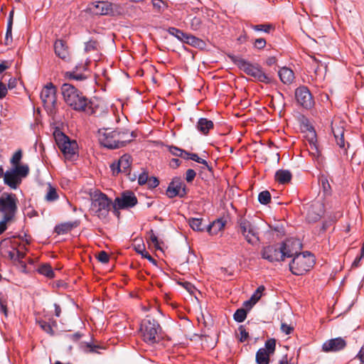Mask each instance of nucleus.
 <instances>
[{
	"label": "nucleus",
	"mask_w": 364,
	"mask_h": 364,
	"mask_svg": "<svg viewBox=\"0 0 364 364\" xmlns=\"http://www.w3.org/2000/svg\"><path fill=\"white\" fill-rule=\"evenodd\" d=\"M136 137L134 132H129L128 130L117 129L112 130L110 128L100 129L98 131V139L100 143L109 149H115L125 146Z\"/></svg>",
	"instance_id": "1"
},
{
	"label": "nucleus",
	"mask_w": 364,
	"mask_h": 364,
	"mask_svg": "<svg viewBox=\"0 0 364 364\" xmlns=\"http://www.w3.org/2000/svg\"><path fill=\"white\" fill-rule=\"evenodd\" d=\"M61 92L65 103L77 112L93 113L90 100L73 85L63 84Z\"/></svg>",
	"instance_id": "2"
},
{
	"label": "nucleus",
	"mask_w": 364,
	"mask_h": 364,
	"mask_svg": "<svg viewBox=\"0 0 364 364\" xmlns=\"http://www.w3.org/2000/svg\"><path fill=\"white\" fill-rule=\"evenodd\" d=\"M91 206L90 211L100 220L105 219L109 215L112 200L100 191H95L90 195Z\"/></svg>",
	"instance_id": "3"
},
{
	"label": "nucleus",
	"mask_w": 364,
	"mask_h": 364,
	"mask_svg": "<svg viewBox=\"0 0 364 364\" xmlns=\"http://www.w3.org/2000/svg\"><path fill=\"white\" fill-rule=\"evenodd\" d=\"M231 60L247 75L253 77L257 80L269 84L272 80L265 74L262 68L257 64H252L246 60L235 55H230Z\"/></svg>",
	"instance_id": "4"
},
{
	"label": "nucleus",
	"mask_w": 364,
	"mask_h": 364,
	"mask_svg": "<svg viewBox=\"0 0 364 364\" xmlns=\"http://www.w3.org/2000/svg\"><path fill=\"white\" fill-rule=\"evenodd\" d=\"M140 331L143 340L149 344L157 343L162 337V329L158 321L149 316L142 321Z\"/></svg>",
	"instance_id": "5"
},
{
	"label": "nucleus",
	"mask_w": 364,
	"mask_h": 364,
	"mask_svg": "<svg viewBox=\"0 0 364 364\" xmlns=\"http://www.w3.org/2000/svg\"><path fill=\"white\" fill-rule=\"evenodd\" d=\"M314 264V256L309 252L296 255L289 264V269L294 275L300 276L311 269Z\"/></svg>",
	"instance_id": "6"
},
{
	"label": "nucleus",
	"mask_w": 364,
	"mask_h": 364,
	"mask_svg": "<svg viewBox=\"0 0 364 364\" xmlns=\"http://www.w3.org/2000/svg\"><path fill=\"white\" fill-rule=\"evenodd\" d=\"M53 135L58 147L67 159L73 160L77 156L78 146L75 140H70L60 131H55Z\"/></svg>",
	"instance_id": "7"
},
{
	"label": "nucleus",
	"mask_w": 364,
	"mask_h": 364,
	"mask_svg": "<svg viewBox=\"0 0 364 364\" xmlns=\"http://www.w3.org/2000/svg\"><path fill=\"white\" fill-rule=\"evenodd\" d=\"M29 166L11 167L4 176V183L12 190H16L21 184L23 178L29 173Z\"/></svg>",
	"instance_id": "8"
},
{
	"label": "nucleus",
	"mask_w": 364,
	"mask_h": 364,
	"mask_svg": "<svg viewBox=\"0 0 364 364\" xmlns=\"http://www.w3.org/2000/svg\"><path fill=\"white\" fill-rule=\"evenodd\" d=\"M18 200L15 193L4 192L0 195V214L1 217L16 218Z\"/></svg>",
	"instance_id": "9"
},
{
	"label": "nucleus",
	"mask_w": 364,
	"mask_h": 364,
	"mask_svg": "<svg viewBox=\"0 0 364 364\" xmlns=\"http://www.w3.org/2000/svg\"><path fill=\"white\" fill-rule=\"evenodd\" d=\"M237 223L239 232L244 236L249 244L254 245L259 241L258 229L245 217L240 216Z\"/></svg>",
	"instance_id": "10"
},
{
	"label": "nucleus",
	"mask_w": 364,
	"mask_h": 364,
	"mask_svg": "<svg viewBox=\"0 0 364 364\" xmlns=\"http://www.w3.org/2000/svg\"><path fill=\"white\" fill-rule=\"evenodd\" d=\"M56 91L55 86L52 82H49L43 87L41 92V99L43 105L50 112H53L56 107Z\"/></svg>",
	"instance_id": "11"
},
{
	"label": "nucleus",
	"mask_w": 364,
	"mask_h": 364,
	"mask_svg": "<svg viewBox=\"0 0 364 364\" xmlns=\"http://www.w3.org/2000/svg\"><path fill=\"white\" fill-rule=\"evenodd\" d=\"M304 208L306 211V220L309 223L318 221L324 213V205L319 200L306 204Z\"/></svg>",
	"instance_id": "12"
},
{
	"label": "nucleus",
	"mask_w": 364,
	"mask_h": 364,
	"mask_svg": "<svg viewBox=\"0 0 364 364\" xmlns=\"http://www.w3.org/2000/svg\"><path fill=\"white\" fill-rule=\"evenodd\" d=\"M187 193L188 188L186 185L181 178L176 177L169 183L166 193L169 198H173L176 196L182 198L187 195Z\"/></svg>",
	"instance_id": "13"
},
{
	"label": "nucleus",
	"mask_w": 364,
	"mask_h": 364,
	"mask_svg": "<svg viewBox=\"0 0 364 364\" xmlns=\"http://www.w3.org/2000/svg\"><path fill=\"white\" fill-rule=\"evenodd\" d=\"M295 98L297 103L305 109H311L314 105L313 96L309 88L304 85L295 90Z\"/></svg>",
	"instance_id": "14"
},
{
	"label": "nucleus",
	"mask_w": 364,
	"mask_h": 364,
	"mask_svg": "<svg viewBox=\"0 0 364 364\" xmlns=\"http://www.w3.org/2000/svg\"><path fill=\"white\" fill-rule=\"evenodd\" d=\"M132 163V158L129 154H125L122 155L117 161L110 165L112 175L117 176L119 173H124L127 175H129Z\"/></svg>",
	"instance_id": "15"
},
{
	"label": "nucleus",
	"mask_w": 364,
	"mask_h": 364,
	"mask_svg": "<svg viewBox=\"0 0 364 364\" xmlns=\"http://www.w3.org/2000/svg\"><path fill=\"white\" fill-rule=\"evenodd\" d=\"M284 254L281 244L264 247L261 252L262 257L271 262L284 261Z\"/></svg>",
	"instance_id": "16"
},
{
	"label": "nucleus",
	"mask_w": 364,
	"mask_h": 364,
	"mask_svg": "<svg viewBox=\"0 0 364 364\" xmlns=\"http://www.w3.org/2000/svg\"><path fill=\"white\" fill-rule=\"evenodd\" d=\"M137 202L134 193L132 191H126L121 194L120 197L115 198L114 207L117 209H127L135 206Z\"/></svg>",
	"instance_id": "17"
},
{
	"label": "nucleus",
	"mask_w": 364,
	"mask_h": 364,
	"mask_svg": "<svg viewBox=\"0 0 364 364\" xmlns=\"http://www.w3.org/2000/svg\"><path fill=\"white\" fill-rule=\"evenodd\" d=\"M281 245L282 253H285L284 254V260L286 257H293L294 258L296 255L301 254L299 250L301 248V244L299 240H287L282 242Z\"/></svg>",
	"instance_id": "18"
},
{
	"label": "nucleus",
	"mask_w": 364,
	"mask_h": 364,
	"mask_svg": "<svg viewBox=\"0 0 364 364\" xmlns=\"http://www.w3.org/2000/svg\"><path fill=\"white\" fill-rule=\"evenodd\" d=\"M87 10L95 15H109L112 13V4L108 1H95L88 5Z\"/></svg>",
	"instance_id": "19"
},
{
	"label": "nucleus",
	"mask_w": 364,
	"mask_h": 364,
	"mask_svg": "<svg viewBox=\"0 0 364 364\" xmlns=\"http://www.w3.org/2000/svg\"><path fill=\"white\" fill-rule=\"evenodd\" d=\"M347 346L346 340L341 337L329 339L322 345V350L326 353L338 352L343 350Z\"/></svg>",
	"instance_id": "20"
},
{
	"label": "nucleus",
	"mask_w": 364,
	"mask_h": 364,
	"mask_svg": "<svg viewBox=\"0 0 364 364\" xmlns=\"http://www.w3.org/2000/svg\"><path fill=\"white\" fill-rule=\"evenodd\" d=\"M306 140L309 143L308 150L309 154L317 160L321 156V151L317 144L316 132L312 129L309 130L306 136Z\"/></svg>",
	"instance_id": "21"
},
{
	"label": "nucleus",
	"mask_w": 364,
	"mask_h": 364,
	"mask_svg": "<svg viewBox=\"0 0 364 364\" xmlns=\"http://www.w3.org/2000/svg\"><path fill=\"white\" fill-rule=\"evenodd\" d=\"M54 51L55 55L65 61L70 58L69 48L67 43L63 39H57L54 43Z\"/></svg>",
	"instance_id": "22"
},
{
	"label": "nucleus",
	"mask_w": 364,
	"mask_h": 364,
	"mask_svg": "<svg viewBox=\"0 0 364 364\" xmlns=\"http://www.w3.org/2000/svg\"><path fill=\"white\" fill-rule=\"evenodd\" d=\"M213 128V122L207 118H200L196 124L198 131L204 135H207Z\"/></svg>",
	"instance_id": "23"
},
{
	"label": "nucleus",
	"mask_w": 364,
	"mask_h": 364,
	"mask_svg": "<svg viewBox=\"0 0 364 364\" xmlns=\"http://www.w3.org/2000/svg\"><path fill=\"white\" fill-rule=\"evenodd\" d=\"M79 225L78 221L68 222L59 224L55 227L54 232L58 235H64Z\"/></svg>",
	"instance_id": "24"
},
{
	"label": "nucleus",
	"mask_w": 364,
	"mask_h": 364,
	"mask_svg": "<svg viewBox=\"0 0 364 364\" xmlns=\"http://www.w3.org/2000/svg\"><path fill=\"white\" fill-rule=\"evenodd\" d=\"M281 81L284 84H291L294 80V73L292 70L284 67L278 72Z\"/></svg>",
	"instance_id": "25"
},
{
	"label": "nucleus",
	"mask_w": 364,
	"mask_h": 364,
	"mask_svg": "<svg viewBox=\"0 0 364 364\" xmlns=\"http://www.w3.org/2000/svg\"><path fill=\"white\" fill-rule=\"evenodd\" d=\"M225 221L223 218L217 219L208 226L207 230L209 234L214 235L218 234L224 229Z\"/></svg>",
	"instance_id": "26"
},
{
	"label": "nucleus",
	"mask_w": 364,
	"mask_h": 364,
	"mask_svg": "<svg viewBox=\"0 0 364 364\" xmlns=\"http://www.w3.org/2000/svg\"><path fill=\"white\" fill-rule=\"evenodd\" d=\"M291 173L288 170L280 169L275 173V181L280 184H286L291 180Z\"/></svg>",
	"instance_id": "27"
},
{
	"label": "nucleus",
	"mask_w": 364,
	"mask_h": 364,
	"mask_svg": "<svg viewBox=\"0 0 364 364\" xmlns=\"http://www.w3.org/2000/svg\"><path fill=\"white\" fill-rule=\"evenodd\" d=\"M332 132L333 133L334 137L336 139L337 144L341 148L345 147V140H344V131L343 127H337L335 128L332 127Z\"/></svg>",
	"instance_id": "28"
},
{
	"label": "nucleus",
	"mask_w": 364,
	"mask_h": 364,
	"mask_svg": "<svg viewBox=\"0 0 364 364\" xmlns=\"http://www.w3.org/2000/svg\"><path fill=\"white\" fill-rule=\"evenodd\" d=\"M183 42L196 48L202 47L205 44L201 39L188 33L186 34Z\"/></svg>",
	"instance_id": "29"
},
{
	"label": "nucleus",
	"mask_w": 364,
	"mask_h": 364,
	"mask_svg": "<svg viewBox=\"0 0 364 364\" xmlns=\"http://www.w3.org/2000/svg\"><path fill=\"white\" fill-rule=\"evenodd\" d=\"M270 354L266 349L261 348L256 353V362L257 364H269Z\"/></svg>",
	"instance_id": "30"
},
{
	"label": "nucleus",
	"mask_w": 364,
	"mask_h": 364,
	"mask_svg": "<svg viewBox=\"0 0 364 364\" xmlns=\"http://www.w3.org/2000/svg\"><path fill=\"white\" fill-rule=\"evenodd\" d=\"M23 157V151L21 149L17 150L10 159L11 167L28 166L27 164H21Z\"/></svg>",
	"instance_id": "31"
},
{
	"label": "nucleus",
	"mask_w": 364,
	"mask_h": 364,
	"mask_svg": "<svg viewBox=\"0 0 364 364\" xmlns=\"http://www.w3.org/2000/svg\"><path fill=\"white\" fill-rule=\"evenodd\" d=\"M100 49V43L95 39H90L85 43V51L86 53L98 51Z\"/></svg>",
	"instance_id": "32"
},
{
	"label": "nucleus",
	"mask_w": 364,
	"mask_h": 364,
	"mask_svg": "<svg viewBox=\"0 0 364 364\" xmlns=\"http://www.w3.org/2000/svg\"><path fill=\"white\" fill-rule=\"evenodd\" d=\"M38 272L46 277H47L49 279H52L55 277V273L51 267V266L48 264H45L41 265L38 269Z\"/></svg>",
	"instance_id": "33"
},
{
	"label": "nucleus",
	"mask_w": 364,
	"mask_h": 364,
	"mask_svg": "<svg viewBox=\"0 0 364 364\" xmlns=\"http://www.w3.org/2000/svg\"><path fill=\"white\" fill-rule=\"evenodd\" d=\"M203 220L201 218H191L189 220V225L196 231H203L204 227L202 224Z\"/></svg>",
	"instance_id": "34"
},
{
	"label": "nucleus",
	"mask_w": 364,
	"mask_h": 364,
	"mask_svg": "<svg viewBox=\"0 0 364 364\" xmlns=\"http://www.w3.org/2000/svg\"><path fill=\"white\" fill-rule=\"evenodd\" d=\"M48 191L45 196V199L48 202H53L58 198V195L56 189L50 184L48 185Z\"/></svg>",
	"instance_id": "35"
},
{
	"label": "nucleus",
	"mask_w": 364,
	"mask_h": 364,
	"mask_svg": "<svg viewBox=\"0 0 364 364\" xmlns=\"http://www.w3.org/2000/svg\"><path fill=\"white\" fill-rule=\"evenodd\" d=\"M16 218L1 217L0 220V235L3 234L8 228V224L14 222Z\"/></svg>",
	"instance_id": "36"
},
{
	"label": "nucleus",
	"mask_w": 364,
	"mask_h": 364,
	"mask_svg": "<svg viewBox=\"0 0 364 364\" xmlns=\"http://www.w3.org/2000/svg\"><path fill=\"white\" fill-rule=\"evenodd\" d=\"M65 76L70 80H84L87 77L82 73H77L76 70L66 72Z\"/></svg>",
	"instance_id": "37"
},
{
	"label": "nucleus",
	"mask_w": 364,
	"mask_h": 364,
	"mask_svg": "<svg viewBox=\"0 0 364 364\" xmlns=\"http://www.w3.org/2000/svg\"><path fill=\"white\" fill-rule=\"evenodd\" d=\"M258 200L261 204L267 205L271 201V194L268 191H263L259 193Z\"/></svg>",
	"instance_id": "38"
},
{
	"label": "nucleus",
	"mask_w": 364,
	"mask_h": 364,
	"mask_svg": "<svg viewBox=\"0 0 364 364\" xmlns=\"http://www.w3.org/2000/svg\"><path fill=\"white\" fill-rule=\"evenodd\" d=\"M247 317V311L245 309L240 308L236 310L233 315L234 319L239 322H243Z\"/></svg>",
	"instance_id": "39"
},
{
	"label": "nucleus",
	"mask_w": 364,
	"mask_h": 364,
	"mask_svg": "<svg viewBox=\"0 0 364 364\" xmlns=\"http://www.w3.org/2000/svg\"><path fill=\"white\" fill-rule=\"evenodd\" d=\"M250 27L255 30V31H264L267 33H269L272 29H273V26L272 24H258V25H250Z\"/></svg>",
	"instance_id": "40"
},
{
	"label": "nucleus",
	"mask_w": 364,
	"mask_h": 364,
	"mask_svg": "<svg viewBox=\"0 0 364 364\" xmlns=\"http://www.w3.org/2000/svg\"><path fill=\"white\" fill-rule=\"evenodd\" d=\"M267 352L270 355L273 354L276 348V340L274 338H269L266 341L264 344Z\"/></svg>",
	"instance_id": "41"
},
{
	"label": "nucleus",
	"mask_w": 364,
	"mask_h": 364,
	"mask_svg": "<svg viewBox=\"0 0 364 364\" xmlns=\"http://www.w3.org/2000/svg\"><path fill=\"white\" fill-rule=\"evenodd\" d=\"M168 31L171 35L175 36L176 38H177L178 40L181 41L182 42H183L184 37L186 34V33L183 32L182 31H181L176 28H174V27H170L168 29Z\"/></svg>",
	"instance_id": "42"
},
{
	"label": "nucleus",
	"mask_w": 364,
	"mask_h": 364,
	"mask_svg": "<svg viewBox=\"0 0 364 364\" xmlns=\"http://www.w3.org/2000/svg\"><path fill=\"white\" fill-rule=\"evenodd\" d=\"M189 158H190V159H191L196 162H198L199 164L204 165L208 168V170H209L210 171H212V167L208 164V163L205 159L200 158L198 156V154L191 153V155L189 156Z\"/></svg>",
	"instance_id": "43"
},
{
	"label": "nucleus",
	"mask_w": 364,
	"mask_h": 364,
	"mask_svg": "<svg viewBox=\"0 0 364 364\" xmlns=\"http://www.w3.org/2000/svg\"><path fill=\"white\" fill-rule=\"evenodd\" d=\"M38 324L40 327L47 333L53 336L54 335V331L53 330L52 326L49 323H48L46 321H39Z\"/></svg>",
	"instance_id": "44"
},
{
	"label": "nucleus",
	"mask_w": 364,
	"mask_h": 364,
	"mask_svg": "<svg viewBox=\"0 0 364 364\" xmlns=\"http://www.w3.org/2000/svg\"><path fill=\"white\" fill-rule=\"evenodd\" d=\"M149 240L154 244V247L157 250H161L160 243L157 236L154 234L153 230H151L149 232Z\"/></svg>",
	"instance_id": "45"
},
{
	"label": "nucleus",
	"mask_w": 364,
	"mask_h": 364,
	"mask_svg": "<svg viewBox=\"0 0 364 364\" xmlns=\"http://www.w3.org/2000/svg\"><path fill=\"white\" fill-rule=\"evenodd\" d=\"M202 25V21L199 17H193L191 20L190 26L191 28L193 31H198Z\"/></svg>",
	"instance_id": "46"
},
{
	"label": "nucleus",
	"mask_w": 364,
	"mask_h": 364,
	"mask_svg": "<svg viewBox=\"0 0 364 364\" xmlns=\"http://www.w3.org/2000/svg\"><path fill=\"white\" fill-rule=\"evenodd\" d=\"M0 312L5 316H8L7 299L4 296H0Z\"/></svg>",
	"instance_id": "47"
},
{
	"label": "nucleus",
	"mask_w": 364,
	"mask_h": 364,
	"mask_svg": "<svg viewBox=\"0 0 364 364\" xmlns=\"http://www.w3.org/2000/svg\"><path fill=\"white\" fill-rule=\"evenodd\" d=\"M12 43V26L10 23H7L6 36H5V45H9Z\"/></svg>",
	"instance_id": "48"
},
{
	"label": "nucleus",
	"mask_w": 364,
	"mask_h": 364,
	"mask_svg": "<svg viewBox=\"0 0 364 364\" xmlns=\"http://www.w3.org/2000/svg\"><path fill=\"white\" fill-rule=\"evenodd\" d=\"M267 42L266 40L263 38H259L255 40L253 43L254 48L262 50L266 46Z\"/></svg>",
	"instance_id": "49"
},
{
	"label": "nucleus",
	"mask_w": 364,
	"mask_h": 364,
	"mask_svg": "<svg viewBox=\"0 0 364 364\" xmlns=\"http://www.w3.org/2000/svg\"><path fill=\"white\" fill-rule=\"evenodd\" d=\"M238 330L240 333V337L239 338L240 342L243 343L247 340L249 338V333L246 331L245 327L243 326H240L238 328Z\"/></svg>",
	"instance_id": "50"
},
{
	"label": "nucleus",
	"mask_w": 364,
	"mask_h": 364,
	"mask_svg": "<svg viewBox=\"0 0 364 364\" xmlns=\"http://www.w3.org/2000/svg\"><path fill=\"white\" fill-rule=\"evenodd\" d=\"M97 258L102 264H107L109 261V256L105 251L100 252Z\"/></svg>",
	"instance_id": "51"
},
{
	"label": "nucleus",
	"mask_w": 364,
	"mask_h": 364,
	"mask_svg": "<svg viewBox=\"0 0 364 364\" xmlns=\"http://www.w3.org/2000/svg\"><path fill=\"white\" fill-rule=\"evenodd\" d=\"M146 185L149 188L153 189L159 185V181L156 177L151 176L149 178V181Z\"/></svg>",
	"instance_id": "52"
},
{
	"label": "nucleus",
	"mask_w": 364,
	"mask_h": 364,
	"mask_svg": "<svg viewBox=\"0 0 364 364\" xmlns=\"http://www.w3.org/2000/svg\"><path fill=\"white\" fill-rule=\"evenodd\" d=\"M149 175L146 171L142 172L138 177V183L140 186L145 185L149 181Z\"/></svg>",
	"instance_id": "53"
},
{
	"label": "nucleus",
	"mask_w": 364,
	"mask_h": 364,
	"mask_svg": "<svg viewBox=\"0 0 364 364\" xmlns=\"http://www.w3.org/2000/svg\"><path fill=\"white\" fill-rule=\"evenodd\" d=\"M196 176V173L193 169L189 168L186 172V180L188 183H192Z\"/></svg>",
	"instance_id": "54"
},
{
	"label": "nucleus",
	"mask_w": 364,
	"mask_h": 364,
	"mask_svg": "<svg viewBox=\"0 0 364 364\" xmlns=\"http://www.w3.org/2000/svg\"><path fill=\"white\" fill-rule=\"evenodd\" d=\"M321 186H322V188L323 190V191L326 193H329L331 192V186L328 183V181L326 178H324V177H322L321 178Z\"/></svg>",
	"instance_id": "55"
},
{
	"label": "nucleus",
	"mask_w": 364,
	"mask_h": 364,
	"mask_svg": "<svg viewBox=\"0 0 364 364\" xmlns=\"http://www.w3.org/2000/svg\"><path fill=\"white\" fill-rule=\"evenodd\" d=\"M168 150L171 153V154H173V156H180L182 155L183 149H180L177 146H169Z\"/></svg>",
	"instance_id": "56"
},
{
	"label": "nucleus",
	"mask_w": 364,
	"mask_h": 364,
	"mask_svg": "<svg viewBox=\"0 0 364 364\" xmlns=\"http://www.w3.org/2000/svg\"><path fill=\"white\" fill-rule=\"evenodd\" d=\"M153 6L158 10V11H161L166 6L165 3L162 0H153L152 1Z\"/></svg>",
	"instance_id": "57"
},
{
	"label": "nucleus",
	"mask_w": 364,
	"mask_h": 364,
	"mask_svg": "<svg viewBox=\"0 0 364 364\" xmlns=\"http://www.w3.org/2000/svg\"><path fill=\"white\" fill-rule=\"evenodd\" d=\"M264 286H259L257 287L255 293L252 296V299H255V301L259 300L261 297V293L264 290Z\"/></svg>",
	"instance_id": "58"
},
{
	"label": "nucleus",
	"mask_w": 364,
	"mask_h": 364,
	"mask_svg": "<svg viewBox=\"0 0 364 364\" xmlns=\"http://www.w3.org/2000/svg\"><path fill=\"white\" fill-rule=\"evenodd\" d=\"M281 330L282 332L285 333L287 335H289V334L291 333L294 328H293V327L290 326L289 325H288L285 323H282L281 325Z\"/></svg>",
	"instance_id": "59"
},
{
	"label": "nucleus",
	"mask_w": 364,
	"mask_h": 364,
	"mask_svg": "<svg viewBox=\"0 0 364 364\" xmlns=\"http://www.w3.org/2000/svg\"><path fill=\"white\" fill-rule=\"evenodd\" d=\"M8 90L4 83L0 82V99H3L7 95Z\"/></svg>",
	"instance_id": "60"
},
{
	"label": "nucleus",
	"mask_w": 364,
	"mask_h": 364,
	"mask_svg": "<svg viewBox=\"0 0 364 364\" xmlns=\"http://www.w3.org/2000/svg\"><path fill=\"white\" fill-rule=\"evenodd\" d=\"M87 347L89 348V352L90 353H99L97 351V349L103 348L100 346L93 345V344H91V343H87Z\"/></svg>",
	"instance_id": "61"
},
{
	"label": "nucleus",
	"mask_w": 364,
	"mask_h": 364,
	"mask_svg": "<svg viewBox=\"0 0 364 364\" xmlns=\"http://www.w3.org/2000/svg\"><path fill=\"white\" fill-rule=\"evenodd\" d=\"M183 286L190 294H193L196 289L195 287L190 282H186L183 284Z\"/></svg>",
	"instance_id": "62"
},
{
	"label": "nucleus",
	"mask_w": 364,
	"mask_h": 364,
	"mask_svg": "<svg viewBox=\"0 0 364 364\" xmlns=\"http://www.w3.org/2000/svg\"><path fill=\"white\" fill-rule=\"evenodd\" d=\"M141 255L142 257L147 259L151 263L156 264V259H154L147 251L144 250L143 253L141 254Z\"/></svg>",
	"instance_id": "63"
},
{
	"label": "nucleus",
	"mask_w": 364,
	"mask_h": 364,
	"mask_svg": "<svg viewBox=\"0 0 364 364\" xmlns=\"http://www.w3.org/2000/svg\"><path fill=\"white\" fill-rule=\"evenodd\" d=\"M364 256V254L360 252V255L359 256H357L354 261L352 263L351 267L353 268H356L360 265V262L361 261L363 257Z\"/></svg>",
	"instance_id": "64"
}]
</instances>
